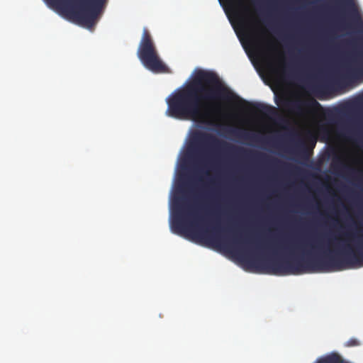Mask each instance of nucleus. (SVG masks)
Returning a JSON list of instances; mask_svg holds the SVG:
<instances>
[{"mask_svg": "<svg viewBox=\"0 0 363 363\" xmlns=\"http://www.w3.org/2000/svg\"><path fill=\"white\" fill-rule=\"evenodd\" d=\"M252 109L258 113L264 116H274L277 115V110L274 107L268 106L261 103H255L252 104Z\"/></svg>", "mask_w": 363, "mask_h": 363, "instance_id": "8", "label": "nucleus"}, {"mask_svg": "<svg viewBox=\"0 0 363 363\" xmlns=\"http://www.w3.org/2000/svg\"><path fill=\"white\" fill-rule=\"evenodd\" d=\"M338 162H339V164H336L335 160H333V166H334V167H336L337 169H339L340 167H344V168H347V167L343 165L342 162H341V160L340 159H338Z\"/></svg>", "mask_w": 363, "mask_h": 363, "instance_id": "14", "label": "nucleus"}, {"mask_svg": "<svg viewBox=\"0 0 363 363\" xmlns=\"http://www.w3.org/2000/svg\"><path fill=\"white\" fill-rule=\"evenodd\" d=\"M301 147H304V145H303V143H301Z\"/></svg>", "mask_w": 363, "mask_h": 363, "instance_id": "19", "label": "nucleus"}, {"mask_svg": "<svg viewBox=\"0 0 363 363\" xmlns=\"http://www.w3.org/2000/svg\"><path fill=\"white\" fill-rule=\"evenodd\" d=\"M230 132L233 135L245 140L251 142H259L261 140V137L258 134L245 130L232 129Z\"/></svg>", "mask_w": 363, "mask_h": 363, "instance_id": "7", "label": "nucleus"}, {"mask_svg": "<svg viewBox=\"0 0 363 363\" xmlns=\"http://www.w3.org/2000/svg\"><path fill=\"white\" fill-rule=\"evenodd\" d=\"M273 248L326 253L323 257L282 259L264 257V272L274 275L301 274L311 272L363 267V235L345 233L342 236L318 237L311 240L278 245Z\"/></svg>", "mask_w": 363, "mask_h": 363, "instance_id": "1", "label": "nucleus"}, {"mask_svg": "<svg viewBox=\"0 0 363 363\" xmlns=\"http://www.w3.org/2000/svg\"><path fill=\"white\" fill-rule=\"evenodd\" d=\"M275 103L279 106L296 113L299 115L317 112L323 110V107L320 103L313 98L306 100L292 101L285 95H281L275 98Z\"/></svg>", "mask_w": 363, "mask_h": 363, "instance_id": "5", "label": "nucleus"}, {"mask_svg": "<svg viewBox=\"0 0 363 363\" xmlns=\"http://www.w3.org/2000/svg\"><path fill=\"white\" fill-rule=\"evenodd\" d=\"M137 55L143 65L153 73H167L168 67L160 57L149 31L144 28L137 50Z\"/></svg>", "mask_w": 363, "mask_h": 363, "instance_id": "3", "label": "nucleus"}, {"mask_svg": "<svg viewBox=\"0 0 363 363\" xmlns=\"http://www.w3.org/2000/svg\"><path fill=\"white\" fill-rule=\"evenodd\" d=\"M109 0H92V9H106Z\"/></svg>", "mask_w": 363, "mask_h": 363, "instance_id": "11", "label": "nucleus"}, {"mask_svg": "<svg viewBox=\"0 0 363 363\" xmlns=\"http://www.w3.org/2000/svg\"><path fill=\"white\" fill-rule=\"evenodd\" d=\"M199 181H201V182L203 181V177H200Z\"/></svg>", "mask_w": 363, "mask_h": 363, "instance_id": "20", "label": "nucleus"}, {"mask_svg": "<svg viewBox=\"0 0 363 363\" xmlns=\"http://www.w3.org/2000/svg\"><path fill=\"white\" fill-rule=\"evenodd\" d=\"M204 173H205V174H206V176H207V175H208V171L205 172Z\"/></svg>", "mask_w": 363, "mask_h": 363, "instance_id": "18", "label": "nucleus"}, {"mask_svg": "<svg viewBox=\"0 0 363 363\" xmlns=\"http://www.w3.org/2000/svg\"><path fill=\"white\" fill-rule=\"evenodd\" d=\"M358 174H357V179L359 180H362L363 181V172L359 170L358 172Z\"/></svg>", "mask_w": 363, "mask_h": 363, "instance_id": "15", "label": "nucleus"}, {"mask_svg": "<svg viewBox=\"0 0 363 363\" xmlns=\"http://www.w3.org/2000/svg\"><path fill=\"white\" fill-rule=\"evenodd\" d=\"M281 74L284 78L291 79L294 77L295 71L291 65L284 63L283 65Z\"/></svg>", "mask_w": 363, "mask_h": 363, "instance_id": "10", "label": "nucleus"}, {"mask_svg": "<svg viewBox=\"0 0 363 363\" xmlns=\"http://www.w3.org/2000/svg\"><path fill=\"white\" fill-rule=\"evenodd\" d=\"M344 5L350 12L352 20V28H354L356 36L352 40L350 44L358 43L363 46V19L353 0H342Z\"/></svg>", "mask_w": 363, "mask_h": 363, "instance_id": "6", "label": "nucleus"}, {"mask_svg": "<svg viewBox=\"0 0 363 363\" xmlns=\"http://www.w3.org/2000/svg\"><path fill=\"white\" fill-rule=\"evenodd\" d=\"M279 122H280V123H286V120L284 119L283 118H279Z\"/></svg>", "mask_w": 363, "mask_h": 363, "instance_id": "16", "label": "nucleus"}, {"mask_svg": "<svg viewBox=\"0 0 363 363\" xmlns=\"http://www.w3.org/2000/svg\"><path fill=\"white\" fill-rule=\"evenodd\" d=\"M263 246H261V245H256V249L257 250H261V249H263Z\"/></svg>", "mask_w": 363, "mask_h": 363, "instance_id": "17", "label": "nucleus"}, {"mask_svg": "<svg viewBox=\"0 0 363 363\" xmlns=\"http://www.w3.org/2000/svg\"><path fill=\"white\" fill-rule=\"evenodd\" d=\"M324 116H325V118L330 121H333V119L335 118V114H334L333 111H330V110L325 111Z\"/></svg>", "mask_w": 363, "mask_h": 363, "instance_id": "13", "label": "nucleus"}, {"mask_svg": "<svg viewBox=\"0 0 363 363\" xmlns=\"http://www.w3.org/2000/svg\"><path fill=\"white\" fill-rule=\"evenodd\" d=\"M201 147H210L214 149L223 148L228 152L236 155H245L250 151L240 147L230 145L224 141L220 140L212 134L197 131L195 132L191 140L189 151L192 149L196 150Z\"/></svg>", "mask_w": 363, "mask_h": 363, "instance_id": "4", "label": "nucleus"}, {"mask_svg": "<svg viewBox=\"0 0 363 363\" xmlns=\"http://www.w3.org/2000/svg\"><path fill=\"white\" fill-rule=\"evenodd\" d=\"M237 96L212 72L199 69L191 82L167 99V116L181 120L192 119L216 125L223 112L224 104Z\"/></svg>", "mask_w": 363, "mask_h": 363, "instance_id": "2", "label": "nucleus"}, {"mask_svg": "<svg viewBox=\"0 0 363 363\" xmlns=\"http://www.w3.org/2000/svg\"><path fill=\"white\" fill-rule=\"evenodd\" d=\"M352 173H354V172H355L354 169H352Z\"/></svg>", "mask_w": 363, "mask_h": 363, "instance_id": "22", "label": "nucleus"}, {"mask_svg": "<svg viewBox=\"0 0 363 363\" xmlns=\"http://www.w3.org/2000/svg\"><path fill=\"white\" fill-rule=\"evenodd\" d=\"M360 344H361V342L358 339L352 337L345 343V346L347 347H357V346H359Z\"/></svg>", "mask_w": 363, "mask_h": 363, "instance_id": "12", "label": "nucleus"}, {"mask_svg": "<svg viewBox=\"0 0 363 363\" xmlns=\"http://www.w3.org/2000/svg\"><path fill=\"white\" fill-rule=\"evenodd\" d=\"M315 363H349L345 361L342 357L337 353L333 352L323 357H321L315 362Z\"/></svg>", "mask_w": 363, "mask_h": 363, "instance_id": "9", "label": "nucleus"}, {"mask_svg": "<svg viewBox=\"0 0 363 363\" xmlns=\"http://www.w3.org/2000/svg\"><path fill=\"white\" fill-rule=\"evenodd\" d=\"M208 215L213 216L214 214L212 213H208Z\"/></svg>", "mask_w": 363, "mask_h": 363, "instance_id": "21", "label": "nucleus"}]
</instances>
